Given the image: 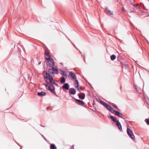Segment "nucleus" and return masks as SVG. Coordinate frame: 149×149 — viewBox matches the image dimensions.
<instances>
[{"mask_svg": "<svg viewBox=\"0 0 149 149\" xmlns=\"http://www.w3.org/2000/svg\"><path fill=\"white\" fill-rule=\"evenodd\" d=\"M134 89L136 90L137 91H139V90H141L142 89V88H138L137 85L136 84L134 85Z\"/></svg>", "mask_w": 149, "mask_h": 149, "instance_id": "obj_19", "label": "nucleus"}, {"mask_svg": "<svg viewBox=\"0 0 149 149\" xmlns=\"http://www.w3.org/2000/svg\"><path fill=\"white\" fill-rule=\"evenodd\" d=\"M45 57L46 61L52 58H50V55L48 52L46 51H45Z\"/></svg>", "mask_w": 149, "mask_h": 149, "instance_id": "obj_10", "label": "nucleus"}, {"mask_svg": "<svg viewBox=\"0 0 149 149\" xmlns=\"http://www.w3.org/2000/svg\"><path fill=\"white\" fill-rule=\"evenodd\" d=\"M116 123V125L118 127V129L121 131V124L119 121L117 120H116L114 122Z\"/></svg>", "mask_w": 149, "mask_h": 149, "instance_id": "obj_11", "label": "nucleus"}, {"mask_svg": "<svg viewBox=\"0 0 149 149\" xmlns=\"http://www.w3.org/2000/svg\"><path fill=\"white\" fill-rule=\"evenodd\" d=\"M52 69L54 70V72H55L56 74H58V70L57 68H54V67H52Z\"/></svg>", "mask_w": 149, "mask_h": 149, "instance_id": "obj_23", "label": "nucleus"}, {"mask_svg": "<svg viewBox=\"0 0 149 149\" xmlns=\"http://www.w3.org/2000/svg\"><path fill=\"white\" fill-rule=\"evenodd\" d=\"M71 97L74 99L77 102V104H78L82 106H83L85 102L84 101L79 100L75 99L72 96H71Z\"/></svg>", "mask_w": 149, "mask_h": 149, "instance_id": "obj_7", "label": "nucleus"}, {"mask_svg": "<svg viewBox=\"0 0 149 149\" xmlns=\"http://www.w3.org/2000/svg\"><path fill=\"white\" fill-rule=\"evenodd\" d=\"M102 103L103 104H102L107 109L109 110L110 112H112L113 109L110 105L105 103L104 102H102Z\"/></svg>", "mask_w": 149, "mask_h": 149, "instance_id": "obj_5", "label": "nucleus"}, {"mask_svg": "<svg viewBox=\"0 0 149 149\" xmlns=\"http://www.w3.org/2000/svg\"><path fill=\"white\" fill-rule=\"evenodd\" d=\"M49 108V107H47V110H48V109Z\"/></svg>", "mask_w": 149, "mask_h": 149, "instance_id": "obj_34", "label": "nucleus"}, {"mask_svg": "<svg viewBox=\"0 0 149 149\" xmlns=\"http://www.w3.org/2000/svg\"><path fill=\"white\" fill-rule=\"evenodd\" d=\"M47 61V65L48 66L51 67H54V62L52 58Z\"/></svg>", "mask_w": 149, "mask_h": 149, "instance_id": "obj_6", "label": "nucleus"}, {"mask_svg": "<svg viewBox=\"0 0 149 149\" xmlns=\"http://www.w3.org/2000/svg\"><path fill=\"white\" fill-rule=\"evenodd\" d=\"M75 46V47L76 48V49H77V47H76V46Z\"/></svg>", "mask_w": 149, "mask_h": 149, "instance_id": "obj_37", "label": "nucleus"}, {"mask_svg": "<svg viewBox=\"0 0 149 149\" xmlns=\"http://www.w3.org/2000/svg\"><path fill=\"white\" fill-rule=\"evenodd\" d=\"M70 149H74V147L73 146H72Z\"/></svg>", "mask_w": 149, "mask_h": 149, "instance_id": "obj_31", "label": "nucleus"}, {"mask_svg": "<svg viewBox=\"0 0 149 149\" xmlns=\"http://www.w3.org/2000/svg\"><path fill=\"white\" fill-rule=\"evenodd\" d=\"M110 118L112 120L113 122H115V121L116 120V118L114 117L113 116L111 115L110 116Z\"/></svg>", "mask_w": 149, "mask_h": 149, "instance_id": "obj_20", "label": "nucleus"}, {"mask_svg": "<svg viewBox=\"0 0 149 149\" xmlns=\"http://www.w3.org/2000/svg\"><path fill=\"white\" fill-rule=\"evenodd\" d=\"M145 121L147 123V125H149V120H148V119H146Z\"/></svg>", "mask_w": 149, "mask_h": 149, "instance_id": "obj_27", "label": "nucleus"}, {"mask_svg": "<svg viewBox=\"0 0 149 149\" xmlns=\"http://www.w3.org/2000/svg\"><path fill=\"white\" fill-rule=\"evenodd\" d=\"M95 101L94 100H93V105L94 104H95Z\"/></svg>", "mask_w": 149, "mask_h": 149, "instance_id": "obj_32", "label": "nucleus"}, {"mask_svg": "<svg viewBox=\"0 0 149 149\" xmlns=\"http://www.w3.org/2000/svg\"><path fill=\"white\" fill-rule=\"evenodd\" d=\"M50 149H56V147L54 144H52L50 145Z\"/></svg>", "mask_w": 149, "mask_h": 149, "instance_id": "obj_18", "label": "nucleus"}, {"mask_svg": "<svg viewBox=\"0 0 149 149\" xmlns=\"http://www.w3.org/2000/svg\"><path fill=\"white\" fill-rule=\"evenodd\" d=\"M80 89L81 90H82V87H80Z\"/></svg>", "mask_w": 149, "mask_h": 149, "instance_id": "obj_33", "label": "nucleus"}, {"mask_svg": "<svg viewBox=\"0 0 149 149\" xmlns=\"http://www.w3.org/2000/svg\"><path fill=\"white\" fill-rule=\"evenodd\" d=\"M41 136L44 138V139L46 141H47L46 139L44 137V136L42 134H41Z\"/></svg>", "mask_w": 149, "mask_h": 149, "instance_id": "obj_29", "label": "nucleus"}, {"mask_svg": "<svg viewBox=\"0 0 149 149\" xmlns=\"http://www.w3.org/2000/svg\"><path fill=\"white\" fill-rule=\"evenodd\" d=\"M43 74L47 84H56L52 77V76L54 75V70L52 68V69H49L48 73L46 71H44Z\"/></svg>", "mask_w": 149, "mask_h": 149, "instance_id": "obj_1", "label": "nucleus"}, {"mask_svg": "<svg viewBox=\"0 0 149 149\" xmlns=\"http://www.w3.org/2000/svg\"><path fill=\"white\" fill-rule=\"evenodd\" d=\"M112 113L114 114L115 115H117L120 118H121V113L118 111H115L114 109L111 112Z\"/></svg>", "mask_w": 149, "mask_h": 149, "instance_id": "obj_8", "label": "nucleus"}, {"mask_svg": "<svg viewBox=\"0 0 149 149\" xmlns=\"http://www.w3.org/2000/svg\"><path fill=\"white\" fill-rule=\"evenodd\" d=\"M59 71L61 72V74L63 76L66 77L67 76V74L66 73V72L64 70H60Z\"/></svg>", "mask_w": 149, "mask_h": 149, "instance_id": "obj_14", "label": "nucleus"}, {"mask_svg": "<svg viewBox=\"0 0 149 149\" xmlns=\"http://www.w3.org/2000/svg\"><path fill=\"white\" fill-rule=\"evenodd\" d=\"M97 100V101H98L99 102H100V103L102 104H103L102 103V102H104V101H102L101 100L100 98L98 97L96 99Z\"/></svg>", "mask_w": 149, "mask_h": 149, "instance_id": "obj_24", "label": "nucleus"}, {"mask_svg": "<svg viewBox=\"0 0 149 149\" xmlns=\"http://www.w3.org/2000/svg\"><path fill=\"white\" fill-rule=\"evenodd\" d=\"M121 10H122V11H123V8H122Z\"/></svg>", "mask_w": 149, "mask_h": 149, "instance_id": "obj_35", "label": "nucleus"}, {"mask_svg": "<svg viewBox=\"0 0 149 149\" xmlns=\"http://www.w3.org/2000/svg\"><path fill=\"white\" fill-rule=\"evenodd\" d=\"M105 10L108 13L110 14L111 15H113V13L111 12L110 10H109L107 8H105Z\"/></svg>", "mask_w": 149, "mask_h": 149, "instance_id": "obj_17", "label": "nucleus"}, {"mask_svg": "<svg viewBox=\"0 0 149 149\" xmlns=\"http://www.w3.org/2000/svg\"><path fill=\"white\" fill-rule=\"evenodd\" d=\"M122 67L123 69H127L128 68V65L127 64H123L122 65Z\"/></svg>", "mask_w": 149, "mask_h": 149, "instance_id": "obj_16", "label": "nucleus"}, {"mask_svg": "<svg viewBox=\"0 0 149 149\" xmlns=\"http://www.w3.org/2000/svg\"><path fill=\"white\" fill-rule=\"evenodd\" d=\"M110 58L112 61H113L116 58V56L114 54H113L110 56Z\"/></svg>", "mask_w": 149, "mask_h": 149, "instance_id": "obj_22", "label": "nucleus"}, {"mask_svg": "<svg viewBox=\"0 0 149 149\" xmlns=\"http://www.w3.org/2000/svg\"><path fill=\"white\" fill-rule=\"evenodd\" d=\"M78 96L79 98L84 100L85 98V95L84 93H81Z\"/></svg>", "mask_w": 149, "mask_h": 149, "instance_id": "obj_13", "label": "nucleus"}, {"mask_svg": "<svg viewBox=\"0 0 149 149\" xmlns=\"http://www.w3.org/2000/svg\"><path fill=\"white\" fill-rule=\"evenodd\" d=\"M55 85H56V86H58V84H55Z\"/></svg>", "mask_w": 149, "mask_h": 149, "instance_id": "obj_38", "label": "nucleus"}, {"mask_svg": "<svg viewBox=\"0 0 149 149\" xmlns=\"http://www.w3.org/2000/svg\"><path fill=\"white\" fill-rule=\"evenodd\" d=\"M66 38H68V40H70V41L71 42V43H72V44L73 45V44H72V42L71 41V40H70V39H69V38L67 37V36H66Z\"/></svg>", "mask_w": 149, "mask_h": 149, "instance_id": "obj_30", "label": "nucleus"}, {"mask_svg": "<svg viewBox=\"0 0 149 149\" xmlns=\"http://www.w3.org/2000/svg\"><path fill=\"white\" fill-rule=\"evenodd\" d=\"M68 76L71 79L74 81V84H79L78 81L76 79V75L74 72H70Z\"/></svg>", "mask_w": 149, "mask_h": 149, "instance_id": "obj_3", "label": "nucleus"}, {"mask_svg": "<svg viewBox=\"0 0 149 149\" xmlns=\"http://www.w3.org/2000/svg\"><path fill=\"white\" fill-rule=\"evenodd\" d=\"M46 88L51 92L52 93L56 96L58 97L56 94L55 90V88L53 85V84H44Z\"/></svg>", "mask_w": 149, "mask_h": 149, "instance_id": "obj_2", "label": "nucleus"}, {"mask_svg": "<svg viewBox=\"0 0 149 149\" xmlns=\"http://www.w3.org/2000/svg\"><path fill=\"white\" fill-rule=\"evenodd\" d=\"M144 84H143V85L142 86L143 87L144 86Z\"/></svg>", "mask_w": 149, "mask_h": 149, "instance_id": "obj_41", "label": "nucleus"}, {"mask_svg": "<svg viewBox=\"0 0 149 149\" xmlns=\"http://www.w3.org/2000/svg\"><path fill=\"white\" fill-rule=\"evenodd\" d=\"M37 94L38 96L41 97L45 96L46 94V93L44 91H41L40 92H38Z\"/></svg>", "mask_w": 149, "mask_h": 149, "instance_id": "obj_12", "label": "nucleus"}, {"mask_svg": "<svg viewBox=\"0 0 149 149\" xmlns=\"http://www.w3.org/2000/svg\"><path fill=\"white\" fill-rule=\"evenodd\" d=\"M132 4L135 7H137L138 6L137 4H135L134 2H133Z\"/></svg>", "mask_w": 149, "mask_h": 149, "instance_id": "obj_28", "label": "nucleus"}, {"mask_svg": "<svg viewBox=\"0 0 149 149\" xmlns=\"http://www.w3.org/2000/svg\"><path fill=\"white\" fill-rule=\"evenodd\" d=\"M127 133L128 136L132 140H134L135 139V136L131 129L127 128Z\"/></svg>", "mask_w": 149, "mask_h": 149, "instance_id": "obj_4", "label": "nucleus"}, {"mask_svg": "<svg viewBox=\"0 0 149 149\" xmlns=\"http://www.w3.org/2000/svg\"><path fill=\"white\" fill-rule=\"evenodd\" d=\"M65 79L64 77H63L61 78V84H63L65 82Z\"/></svg>", "mask_w": 149, "mask_h": 149, "instance_id": "obj_21", "label": "nucleus"}, {"mask_svg": "<svg viewBox=\"0 0 149 149\" xmlns=\"http://www.w3.org/2000/svg\"><path fill=\"white\" fill-rule=\"evenodd\" d=\"M69 84H63V86H62L63 90H64V89L67 90L69 89Z\"/></svg>", "mask_w": 149, "mask_h": 149, "instance_id": "obj_15", "label": "nucleus"}, {"mask_svg": "<svg viewBox=\"0 0 149 149\" xmlns=\"http://www.w3.org/2000/svg\"><path fill=\"white\" fill-rule=\"evenodd\" d=\"M42 127H45V126H42Z\"/></svg>", "mask_w": 149, "mask_h": 149, "instance_id": "obj_39", "label": "nucleus"}, {"mask_svg": "<svg viewBox=\"0 0 149 149\" xmlns=\"http://www.w3.org/2000/svg\"><path fill=\"white\" fill-rule=\"evenodd\" d=\"M111 105L115 109H118L117 106L114 104L112 103Z\"/></svg>", "mask_w": 149, "mask_h": 149, "instance_id": "obj_26", "label": "nucleus"}, {"mask_svg": "<svg viewBox=\"0 0 149 149\" xmlns=\"http://www.w3.org/2000/svg\"><path fill=\"white\" fill-rule=\"evenodd\" d=\"M84 59L85 60V56H84Z\"/></svg>", "mask_w": 149, "mask_h": 149, "instance_id": "obj_40", "label": "nucleus"}, {"mask_svg": "<svg viewBox=\"0 0 149 149\" xmlns=\"http://www.w3.org/2000/svg\"><path fill=\"white\" fill-rule=\"evenodd\" d=\"M76 86H75V88L77 89L80 92L79 90V84H75Z\"/></svg>", "mask_w": 149, "mask_h": 149, "instance_id": "obj_25", "label": "nucleus"}, {"mask_svg": "<svg viewBox=\"0 0 149 149\" xmlns=\"http://www.w3.org/2000/svg\"><path fill=\"white\" fill-rule=\"evenodd\" d=\"M65 84H68V83H65Z\"/></svg>", "mask_w": 149, "mask_h": 149, "instance_id": "obj_42", "label": "nucleus"}, {"mask_svg": "<svg viewBox=\"0 0 149 149\" xmlns=\"http://www.w3.org/2000/svg\"><path fill=\"white\" fill-rule=\"evenodd\" d=\"M76 90L74 88H71L69 90V93L70 94L74 95L76 94Z\"/></svg>", "mask_w": 149, "mask_h": 149, "instance_id": "obj_9", "label": "nucleus"}, {"mask_svg": "<svg viewBox=\"0 0 149 149\" xmlns=\"http://www.w3.org/2000/svg\"><path fill=\"white\" fill-rule=\"evenodd\" d=\"M40 63H41V62H39V63H38V64H40Z\"/></svg>", "mask_w": 149, "mask_h": 149, "instance_id": "obj_36", "label": "nucleus"}]
</instances>
